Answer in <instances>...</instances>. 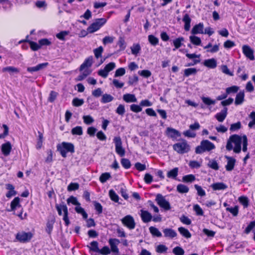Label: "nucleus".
I'll return each instance as SVG.
<instances>
[{
	"mask_svg": "<svg viewBox=\"0 0 255 255\" xmlns=\"http://www.w3.org/2000/svg\"><path fill=\"white\" fill-rule=\"evenodd\" d=\"M22 208L20 204V198L18 197H15L10 203V208L6 209L7 212H14L16 208Z\"/></svg>",
	"mask_w": 255,
	"mask_h": 255,
	"instance_id": "obj_20",
	"label": "nucleus"
},
{
	"mask_svg": "<svg viewBox=\"0 0 255 255\" xmlns=\"http://www.w3.org/2000/svg\"><path fill=\"white\" fill-rule=\"evenodd\" d=\"M189 39L191 43L195 45L198 46L201 45L202 41L199 37L195 35H191L189 37Z\"/></svg>",
	"mask_w": 255,
	"mask_h": 255,
	"instance_id": "obj_38",
	"label": "nucleus"
},
{
	"mask_svg": "<svg viewBox=\"0 0 255 255\" xmlns=\"http://www.w3.org/2000/svg\"><path fill=\"white\" fill-rule=\"evenodd\" d=\"M5 188L9 191L6 194V197L8 198H11L13 196L17 194V192L14 190V186L10 183L5 184Z\"/></svg>",
	"mask_w": 255,
	"mask_h": 255,
	"instance_id": "obj_25",
	"label": "nucleus"
},
{
	"mask_svg": "<svg viewBox=\"0 0 255 255\" xmlns=\"http://www.w3.org/2000/svg\"><path fill=\"white\" fill-rule=\"evenodd\" d=\"M33 237V234L31 232H25L22 231L16 234L15 239L20 243H25L29 242Z\"/></svg>",
	"mask_w": 255,
	"mask_h": 255,
	"instance_id": "obj_6",
	"label": "nucleus"
},
{
	"mask_svg": "<svg viewBox=\"0 0 255 255\" xmlns=\"http://www.w3.org/2000/svg\"><path fill=\"white\" fill-rule=\"evenodd\" d=\"M120 243V241L118 239H110L109 243L111 247V252L113 253V254H118L119 253V249L117 245Z\"/></svg>",
	"mask_w": 255,
	"mask_h": 255,
	"instance_id": "obj_13",
	"label": "nucleus"
},
{
	"mask_svg": "<svg viewBox=\"0 0 255 255\" xmlns=\"http://www.w3.org/2000/svg\"><path fill=\"white\" fill-rule=\"evenodd\" d=\"M114 99V97L108 94H104L102 95L101 102L103 104L108 103L112 102Z\"/></svg>",
	"mask_w": 255,
	"mask_h": 255,
	"instance_id": "obj_39",
	"label": "nucleus"
},
{
	"mask_svg": "<svg viewBox=\"0 0 255 255\" xmlns=\"http://www.w3.org/2000/svg\"><path fill=\"white\" fill-rule=\"evenodd\" d=\"M209 167L215 170H218L219 169V166L215 159H209V161L207 164Z\"/></svg>",
	"mask_w": 255,
	"mask_h": 255,
	"instance_id": "obj_45",
	"label": "nucleus"
},
{
	"mask_svg": "<svg viewBox=\"0 0 255 255\" xmlns=\"http://www.w3.org/2000/svg\"><path fill=\"white\" fill-rule=\"evenodd\" d=\"M123 100L126 103L136 102L137 99L134 94H126L123 96Z\"/></svg>",
	"mask_w": 255,
	"mask_h": 255,
	"instance_id": "obj_31",
	"label": "nucleus"
},
{
	"mask_svg": "<svg viewBox=\"0 0 255 255\" xmlns=\"http://www.w3.org/2000/svg\"><path fill=\"white\" fill-rule=\"evenodd\" d=\"M178 230L180 234L184 237L187 239H189L191 237V234L188 229L184 227H181L178 228Z\"/></svg>",
	"mask_w": 255,
	"mask_h": 255,
	"instance_id": "obj_36",
	"label": "nucleus"
},
{
	"mask_svg": "<svg viewBox=\"0 0 255 255\" xmlns=\"http://www.w3.org/2000/svg\"><path fill=\"white\" fill-rule=\"evenodd\" d=\"M178 168L175 167L171 170L169 171L167 173V176L168 178L176 179L178 175Z\"/></svg>",
	"mask_w": 255,
	"mask_h": 255,
	"instance_id": "obj_40",
	"label": "nucleus"
},
{
	"mask_svg": "<svg viewBox=\"0 0 255 255\" xmlns=\"http://www.w3.org/2000/svg\"><path fill=\"white\" fill-rule=\"evenodd\" d=\"M245 100V93L244 91L239 92L235 98V104L236 105H240L242 104Z\"/></svg>",
	"mask_w": 255,
	"mask_h": 255,
	"instance_id": "obj_29",
	"label": "nucleus"
},
{
	"mask_svg": "<svg viewBox=\"0 0 255 255\" xmlns=\"http://www.w3.org/2000/svg\"><path fill=\"white\" fill-rule=\"evenodd\" d=\"M93 58L92 56H90L86 58L84 62L80 65L79 70L80 72L83 71L85 69H88L91 67L93 64Z\"/></svg>",
	"mask_w": 255,
	"mask_h": 255,
	"instance_id": "obj_15",
	"label": "nucleus"
},
{
	"mask_svg": "<svg viewBox=\"0 0 255 255\" xmlns=\"http://www.w3.org/2000/svg\"><path fill=\"white\" fill-rule=\"evenodd\" d=\"M69 33H70L69 31H67V30L61 31L60 32H59L56 34V37H57V38H58V39H59L60 40L65 41L66 40L65 36L69 35Z\"/></svg>",
	"mask_w": 255,
	"mask_h": 255,
	"instance_id": "obj_46",
	"label": "nucleus"
},
{
	"mask_svg": "<svg viewBox=\"0 0 255 255\" xmlns=\"http://www.w3.org/2000/svg\"><path fill=\"white\" fill-rule=\"evenodd\" d=\"M201 99L205 105L210 106L211 105H215L216 103L215 100H212L209 97H201Z\"/></svg>",
	"mask_w": 255,
	"mask_h": 255,
	"instance_id": "obj_47",
	"label": "nucleus"
},
{
	"mask_svg": "<svg viewBox=\"0 0 255 255\" xmlns=\"http://www.w3.org/2000/svg\"><path fill=\"white\" fill-rule=\"evenodd\" d=\"M210 187L214 191L225 190L228 188V186L223 182H217L213 183Z\"/></svg>",
	"mask_w": 255,
	"mask_h": 255,
	"instance_id": "obj_26",
	"label": "nucleus"
},
{
	"mask_svg": "<svg viewBox=\"0 0 255 255\" xmlns=\"http://www.w3.org/2000/svg\"><path fill=\"white\" fill-rule=\"evenodd\" d=\"M155 201L157 204L164 210L167 211L171 209L170 203L161 194L158 193L156 196Z\"/></svg>",
	"mask_w": 255,
	"mask_h": 255,
	"instance_id": "obj_7",
	"label": "nucleus"
},
{
	"mask_svg": "<svg viewBox=\"0 0 255 255\" xmlns=\"http://www.w3.org/2000/svg\"><path fill=\"white\" fill-rule=\"evenodd\" d=\"M116 67V64L111 62L107 64L103 69H100L98 72V74L104 78H106L107 77L109 73L112 71Z\"/></svg>",
	"mask_w": 255,
	"mask_h": 255,
	"instance_id": "obj_9",
	"label": "nucleus"
},
{
	"mask_svg": "<svg viewBox=\"0 0 255 255\" xmlns=\"http://www.w3.org/2000/svg\"><path fill=\"white\" fill-rule=\"evenodd\" d=\"M204 24L203 23H199L195 25L192 30L191 33L193 35H196L197 34H204L203 31Z\"/></svg>",
	"mask_w": 255,
	"mask_h": 255,
	"instance_id": "obj_21",
	"label": "nucleus"
},
{
	"mask_svg": "<svg viewBox=\"0 0 255 255\" xmlns=\"http://www.w3.org/2000/svg\"><path fill=\"white\" fill-rule=\"evenodd\" d=\"M93 205L94 206L95 209L97 212L98 215L101 214L103 212V206L102 205L98 202L96 201H94L93 202Z\"/></svg>",
	"mask_w": 255,
	"mask_h": 255,
	"instance_id": "obj_56",
	"label": "nucleus"
},
{
	"mask_svg": "<svg viewBox=\"0 0 255 255\" xmlns=\"http://www.w3.org/2000/svg\"><path fill=\"white\" fill-rule=\"evenodd\" d=\"M122 224L129 230H132L134 229L135 226V222L134 221L133 217L128 215L124 217L121 220Z\"/></svg>",
	"mask_w": 255,
	"mask_h": 255,
	"instance_id": "obj_10",
	"label": "nucleus"
},
{
	"mask_svg": "<svg viewBox=\"0 0 255 255\" xmlns=\"http://www.w3.org/2000/svg\"><path fill=\"white\" fill-rule=\"evenodd\" d=\"M239 90V87L237 86H232L226 89V93L228 95L232 93H236Z\"/></svg>",
	"mask_w": 255,
	"mask_h": 255,
	"instance_id": "obj_60",
	"label": "nucleus"
},
{
	"mask_svg": "<svg viewBox=\"0 0 255 255\" xmlns=\"http://www.w3.org/2000/svg\"><path fill=\"white\" fill-rule=\"evenodd\" d=\"M111 199L115 202L118 203L119 200V196L113 189H111L109 192Z\"/></svg>",
	"mask_w": 255,
	"mask_h": 255,
	"instance_id": "obj_48",
	"label": "nucleus"
},
{
	"mask_svg": "<svg viewBox=\"0 0 255 255\" xmlns=\"http://www.w3.org/2000/svg\"><path fill=\"white\" fill-rule=\"evenodd\" d=\"M255 227V220L251 221L244 231L246 234H249Z\"/></svg>",
	"mask_w": 255,
	"mask_h": 255,
	"instance_id": "obj_59",
	"label": "nucleus"
},
{
	"mask_svg": "<svg viewBox=\"0 0 255 255\" xmlns=\"http://www.w3.org/2000/svg\"><path fill=\"white\" fill-rule=\"evenodd\" d=\"M140 216L142 221L144 223H147L152 221V216L148 211L141 209Z\"/></svg>",
	"mask_w": 255,
	"mask_h": 255,
	"instance_id": "obj_16",
	"label": "nucleus"
},
{
	"mask_svg": "<svg viewBox=\"0 0 255 255\" xmlns=\"http://www.w3.org/2000/svg\"><path fill=\"white\" fill-rule=\"evenodd\" d=\"M182 142H178L173 146V149L179 154L187 153L190 150V146L185 140Z\"/></svg>",
	"mask_w": 255,
	"mask_h": 255,
	"instance_id": "obj_4",
	"label": "nucleus"
},
{
	"mask_svg": "<svg viewBox=\"0 0 255 255\" xmlns=\"http://www.w3.org/2000/svg\"><path fill=\"white\" fill-rule=\"evenodd\" d=\"M176 190L179 193L184 194L188 193L189 191V188L184 184H179L177 186Z\"/></svg>",
	"mask_w": 255,
	"mask_h": 255,
	"instance_id": "obj_37",
	"label": "nucleus"
},
{
	"mask_svg": "<svg viewBox=\"0 0 255 255\" xmlns=\"http://www.w3.org/2000/svg\"><path fill=\"white\" fill-rule=\"evenodd\" d=\"M238 200L244 208H247L249 206V199L247 196H241L239 198Z\"/></svg>",
	"mask_w": 255,
	"mask_h": 255,
	"instance_id": "obj_41",
	"label": "nucleus"
},
{
	"mask_svg": "<svg viewBox=\"0 0 255 255\" xmlns=\"http://www.w3.org/2000/svg\"><path fill=\"white\" fill-rule=\"evenodd\" d=\"M165 134L167 137L172 139H175L177 137H180L181 135L179 131L171 127L167 128Z\"/></svg>",
	"mask_w": 255,
	"mask_h": 255,
	"instance_id": "obj_12",
	"label": "nucleus"
},
{
	"mask_svg": "<svg viewBox=\"0 0 255 255\" xmlns=\"http://www.w3.org/2000/svg\"><path fill=\"white\" fill-rule=\"evenodd\" d=\"M225 158L227 159V164L225 166L226 169L228 171H231L234 168L236 160L233 157L227 155L225 156Z\"/></svg>",
	"mask_w": 255,
	"mask_h": 255,
	"instance_id": "obj_17",
	"label": "nucleus"
},
{
	"mask_svg": "<svg viewBox=\"0 0 255 255\" xmlns=\"http://www.w3.org/2000/svg\"><path fill=\"white\" fill-rule=\"evenodd\" d=\"M72 135H81L83 134V128L81 126H77L71 130Z\"/></svg>",
	"mask_w": 255,
	"mask_h": 255,
	"instance_id": "obj_54",
	"label": "nucleus"
},
{
	"mask_svg": "<svg viewBox=\"0 0 255 255\" xmlns=\"http://www.w3.org/2000/svg\"><path fill=\"white\" fill-rule=\"evenodd\" d=\"M90 245L91 246H87V247L89 248L90 250L94 252L98 253L99 250L98 242L96 241H92L91 242Z\"/></svg>",
	"mask_w": 255,
	"mask_h": 255,
	"instance_id": "obj_55",
	"label": "nucleus"
},
{
	"mask_svg": "<svg viewBox=\"0 0 255 255\" xmlns=\"http://www.w3.org/2000/svg\"><path fill=\"white\" fill-rule=\"evenodd\" d=\"M111 178V175L109 172L102 173L100 176L99 180L102 183H105L108 180Z\"/></svg>",
	"mask_w": 255,
	"mask_h": 255,
	"instance_id": "obj_51",
	"label": "nucleus"
},
{
	"mask_svg": "<svg viewBox=\"0 0 255 255\" xmlns=\"http://www.w3.org/2000/svg\"><path fill=\"white\" fill-rule=\"evenodd\" d=\"M244 54L251 60H254L255 57L254 55V50L248 45H244L242 47Z\"/></svg>",
	"mask_w": 255,
	"mask_h": 255,
	"instance_id": "obj_14",
	"label": "nucleus"
},
{
	"mask_svg": "<svg viewBox=\"0 0 255 255\" xmlns=\"http://www.w3.org/2000/svg\"><path fill=\"white\" fill-rule=\"evenodd\" d=\"M38 136L37 138V143L36 145V147L37 149H39L41 148L42 146L43 136L42 133L39 131H38Z\"/></svg>",
	"mask_w": 255,
	"mask_h": 255,
	"instance_id": "obj_50",
	"label": "nucleus"
},
{
	"mask_svg": "<svg viewBox=\"0 0 255 255\" xmlns=\"http://www.w3.org/2000/svg\"><path fill=\"white\" fill-rule=\"evenodd\" d=\"M104 49L102 46H100L94 50L95 56L97 59L102 57V54L103 52Z\"/></svg>",
	"mask_w": 255,
	"mask_h": 255,
	"instance_id": "obj_64",
	"label": "nucleus"
},
{
	"mask_svg": "<svg viewBox=\"0 0 255 255\" xmlns=\"http://www.w3.org/2000/svg\"><path fill=\"white\" fill-rule=\"evenodd\" d=\"M28 37L29 36L27 35L25 39L19 41V43L22 42H27L29 44L30 47L32 51H36L39 50L40 48V45H39V44H38L34 41L28 40Z\"/></svg>",
	"mask_w": 255,
	"mask_h": 255,
	"instance_id": "obj_18",
	"label": "nucleus"
},
{
	"mask_svg": "<svg viewBox=\"0 0 255 255\" xmlns=\"http://www.w3.org/2000/svg\"><path fill=\"white\" fill-rule=\"evenodd\" d=\"M162 231L165 238L173 239L177 235L176 231L171 228H166L163 229Z\"/></svg>",
	"mask_w": 255,
	"mask_h": 255,
	"instance_id": "obj_24",
	"label": "nucleus"
},
{
	"mask_svg": "<svg viewBox=\"0 0 255 255\" xmlns=\"http://www.w3.org/2000/svg\"><path fill=\"white\" fill-rule=\"evenodd\" d=\"M219 45L220 44H215L212 47V44L211 43H209L206 46L204 47V49H208L207 50V52L210 53H216L219 50Z\"/></svg>",
	"mask_w": 255,
	"mask_h": 255,
	"instance_id": "obj_27",
	"label": "nucleus"
},
{
	"mask_svg": "<svg viewBox=\"0 0 255 255\" xmlns=\"http://www.w3.org/2000/svg\"><path fill=\"white\" fill-rule=\"evenodd\" d=\"M242 143H243L242 150L246 152L248 150V140L246 135L241 136L238 134L231 135L227 140L226 145L228 151L233 150L236 153L239 154L242 150Z\"/></svg>",
	"mask_w": 255,
	"mask_h": 255,
	"instance_id": "obj_1",
	"label": "nucleus"
},
{
	"mask_svg": "<svg viewBox=\"0 0 255 255\" xmlns=\"http://www.w3.org/2000/svg\"><path fill=\"white\" fill-rule=\"evenodd\" d=\"M107 19L105 18H97L89 26V30L91 33H94L100 29L107 22Z\"/></svg>",
	"mask_w": 255,
	"mask_h": 255,
	"instance_id": "obj_5",
	"label": "nucleus"
},
{
	"mask_svg": "<svg viewBox=\"0 0 255 255\" xmlns=\"http://www.w3.org/2000/svg\"><path fill=\"white\" fill-rule=\"evenodd\" d=\"M198 70L195 68H188L184 70L183 76L188 77L191 75H195L197 74Z\"/></svg>",
	"mask_w": 255,
	"mask_h": 255,
	"instance_id": "obj_33",
	"label": "nucleus"
},
{
	"mask_svg": "<svg viewBox=\"0 0 255 255\" xmlns=\"http://www.w3.org/2000/svg\"><path fill=\"white\" fill-rule=\"evenodd\" d=\"M55 222V219L54 217H53L52 219L50 220H48L46 223V228L45 230L49 235H50L51 234L53 228V225Z\"/></svg>",
	"mask_w": 255,
	"mask_h": 255,
	"instance_id": "obj_30",
	"label": "nucleus"
},
{
	"mask_svg": "<svg viewBox=\"0 0 255 255\" xmlns=\"http://www.w3.org/2000/svg\"><path fill=\"white\" fill-rule=\"evenodd\" d=\"M148 40L149 42L153 46H156L159 42L158 38L152 34L148 36Z\"/></svg>",
	"mask_w": 255,
	"mask_h": 255,
	"instance_id": "obj_52",
	"label": "nucleus"
},
{
	"mask_svg": "<svg viewBox=\"0 0 255 255\" xmlns=\"http://www.w3.org/2000/svg\"><path fill=\"white\" fill-rule=\"evenodd\" d=\"M203 64L205 67L210 69H214L217 66V60L214 58L205 60Z\"/></svg>",
	"mask_w": 255,
	"mask_h": 255,
	"instance_id": "obj_22",
	"label": "nucleus"
},
{
	"mask_svg": "<svg viewBox=\"0 0 255 255\" xmlns=\"http://www.w3.org/2000/svg\"><path fill=\"white\" fill-rule=\"evenodd\" d=\"M242 128V125L240 122H238L236 123L233 124L231 125L230 130L231 131H237Z\"/></svg>",
	"mask_w": 255,
	"mask_h": 255,
	"instance_id": "obj_62",
	"label": "nucleus"
},
{
	"mask_svg": "<svg viewBox=\"0 0 255 255\" xmlns=\"http://www.w3.org/2000/svg\"><path fill=\"white\" fill-rule=\"evenodd\" d=\"M200 125L198 122H195L193 124L190 125L189 126L190 129L184 131L183 134L186 137L194 138L196 134L194 132H191L190 130H196L199 129Z\"/></svg>",
	"mask_w": 255,
	"mask_h": 255,
	"instance_id": "obj_11",
	"label": "nucleus"
},
{
	"mask_svg": "<svg viewBox=\"0 0 255 255\" xmlns=\"http://www.w3.org/2000/svg\"><path fill=\"white\" fill-rule=\"evenodd\" d=\"M228 114V108L224 107V109L215 115L216 119L219 122H223L227 117Z\"/></svg>",
	"mask_w": 255,
	"mask_h": 255,
	"instance_id": "obj_23",
	"label": "nucleus"
},
{
	"mask_svg": "<svg viewBox=\"0 0 255 255\" xmlns=\"http://www.w3.org/2000/svg\"><path fill=\"white\" fill-rule=\"evenodd\" d=\"M193 210L196 213V215L197 216H203L204 215V212H203L202 209L198 204H196L193 206Z\"/></svg>",
	"mask_w": 255,
	"mask_h": 255,
	"instance_id": "obj_63",
	"label": "nucleus"
},
{
	"mask_svg": "<svg viewBox=\"0 0 255 255\" xmlns=\"http://www.w3.org/2000/svg\"><path fill=\"white\" fill-rule=\"evenodd\" d=\"M57 150L60 152L63 157L66 158L67 152L71 153L75 152L74 145L71 142L63 141L57 145Z\"/></svg>",
	"mask_w": 255,
	"mask_h": 255,
	"instance_id": "obj_2",
	"label": "nucleus"
},
{
	"mask_svg": "<svg viewBox=\"0 0 255 255\" xmlns=\"http://www.w3.org/2000/svg\"><path fill=\"white\" fill-rule=\"evenodd\" d=\"M67 203L68 205H69L70 204H72L73 205L75 206L81 205L80 203L78 202L77 198L73 196H70V197H69L67 199Z\"/></svg>",
	"mask_w": 255,
	"mask_h": 255,
	"instance_id": "obj_49",
	"label": "nucleus"
},
{
	"mask_svg": "<svg viewBox=\"0 0 255 255\" xmlns=\"http://www.w3.org/2000/svg\"><path fill=\"white\" fill-rule=\"evenodd\" d=\"M115 144V150L117 154L123 157L125 155V149L122 146V141L120 136H115L113 139Z\"/></svg>",
	"mask_w": 255,
	"mask_h": 255,
	"instance_id": "obj_8",
	"label": "nucleus"
},
{
	"mask_svg": "<svg viewBox=\"0 0 255 255\" xmlns=\"http://www.w3.org/2000/svg\"><path fill=\"white\" fill-rule=\"evenodd\" d=\"M194 188L197 191V195L200 197H203L206 195V192L204 190L202 189L201 186L198 184L194 185Z\"/></svg>",
	"mask_w": 255,
	"mask_h": 255,
	"instance_id": "obj_61",
	"label": "nucleus"
},
{
	"mask_svg": "<svg viewBox=\"0 0 255 255\" xmlns=\"http://www.w3.org/2000/svg\"><path fill=\"white\" fill-rule=\"evenodd\" d=\"M216 148L213 143L207 139L202 140L199 145L196 147L195 152L196 154H202L205 152H209Z\"/></svg>",
	"mask_w": 255,
	"mask_h": 255,
	"instance_id": "obj_3",
	"label": "nucleus"
},
{
	"mask_svg": "<svg viewBox=\"0 0 255 255\" xmlns=\"http://www.w3.org/2000/svg\"><path fill=\"white\" fill-rule=\"evenodd\" d=\"M182 21L184 22V29L186 31H188L190 30L191 27V19L189 16V15L187 13L185 14L183 18Z\"/></svg>",
	"mask_w": 255,
	"mask_h": 255,
	"instance_id": "obj_28",
	"label": "nucleus"
},
{
	"mask_svg": "<svg viewBox=\"0 0 255 255\" xmlns=\"http://www.w3.org/2000/svg\"><path fill=\"white\" fill-rule=\"evenodd\" d=\"M195 179V176L193 174L185 175L182 177V181L185 183H191Z\"/></svg>",
	"mask_w": 255,
	"mask_h": 255,
	"instance_id": "obj_53",
	"label": "nucleus"
},
{
	"mask_svg": "<svg viewBox=\"0 0 255 255\" xmlns=\"http://www.w3.org/2000/svg\"><path fill=\"white\" fill-rule=\"evenodd\" d=\"M149 230L151 234L153 237H161L162 234L158 229L154 227L151 226L149 228Z\"/></svg>",
	"mask_w": 255,
	"mask_h": 255,
	"instance_id": "obj_43",
	"label": "nucleus"
},
{
	"mask_svg": "<svg viewBox=\"0 0 255 255\" xmlns=\"http://www.w3.org/2000/svg\"><path fill=\"white\" fill-rule=\"evenodd\" d=\"M121 163L122 165L125 169H128L131 167V163L130 160L128 158H123L121 160Z\"/></svg>",
	"mask_w": 255,
	"mask_h": 255,
	"instance_id": "obj_57",
	"label": "nucleus"
},
{
	"mask_svg": "<svg viewBox=\"0 0 255 255\" xmlns=\"http://www.w3.org/2000/svg\"><path fill=\"white\" fill-rule=\"evenodd\" d=\"M168 248L164 245L160 244L156 246L155 251L159 254H166L167 253Z\"/></svg>",
	"mask_w": 255,
	"mask_h": 255,
	"instance_id": "obj_42",
	"label": "nucleus"
},
{
	"mask_svg": "<svg viewBox=\"0 0 255 255\" xmlns=\"http://www.w3.org/2000/svg\"><path fill=\"white\" fill-rule=\"evenodd\" d=\"M2 71L3 72H8L10 74L18 73L19 72V70L17 68L13 66H7L3 68Z\"/></svg>",
	"mask_w": 255,
	"mask_h": 255,
	"instance_id": "obj_44",
	"label": "nucleus"
},
{
	"mask_svg": "<svg viewBox=\"0 0 255 255\" xmlns=\"http://www.w3.org/2000/svg\"><path fill=\"white\" fill-rule=\"evenodd\" d=\"M172 253L175 255H184L185 251L181 247L177 246L173 249Z\"/></svg>",
	"mask_w": 255,
	"mask_h": 255,
	"instance_id": "obj_58",
	"label": "nucleus"
},
{
	"mask_svg": "<svg viewBox=\"0 0 255 255\" xmlns=\"http://www.w3.org/2000/svg\"><path fill=\"white\" fill-rule=\"evenodd\" d=\"M11 149L12 146L9 141H7L1 145V152L5 156H7L10 154Z\"/></svg>",
	"mask_w": 255,
	"mask_h": 255,
	"instance_id": "obj_19",
	"label": "nucleus"
},
{
	"mask_svg": "<svg viewBox=\"0 0 255 255\" xmlns=\"http://www.w3.org/2000/svg\"><path fill=\"white\" fill-rule=\"evenodd\" d=\"M64 208H68L64 202H62L60 204H55V208L57 211L59 216L63 215L62 211H63V213H64Z\"/></svg>",
	"mask_w": 255,
	"mask_h": 255,
	"instance_id": "obj_34",
	"label": "nucleus"
},
{
	"mask_svg": "<svg viewBox=\"0 0 255 255\" xmlns=\"http://www.w3.org/2000/svg\"><path fill=\"white\" fill-rule=\"evenodd\" d=\"M83 71V72L81 74L78 76L75 79L76 81H81L83 80L92 73V70L88 69H85Z\"/></svg>",
	"mask_w": 255,
	"mask_h": 255,
	"instance_id": "obj_32",
	"label": "nucleus"
},
{
	"mask_svg": "<svg viewBox=\"0 0 255 255\" xmlns=\"http://www.w3.org/2000/svg\"><path fill=\"white\" fill-rule=\"evenodd\" d=\"M184 41V38L183 37H179L173 40V43L175 48L173 49V50L174 51L176 49L179 48L183 45L182 42Z\"/></svg>",
	"mask_w": 255,
	"mask_h": 255,
	"instance_id": "obj_35",
	"label": "nucleus"
}]
</instances>
